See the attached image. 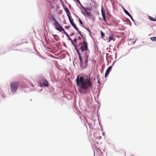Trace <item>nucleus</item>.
<instances>
[{"label": "nucleus", "instance_id": "f3484780", "mask_svg": "<svg viewBox=\"0 0 156 156\" xmlns=\"http://www.w3.org/2000/svg\"><path fill=\"white\" fill-rule=\"evenodd\" d=\"M52 20L54 21V24H55V23H56L55 22H58L56 20V19H55V18L54 17V16H53V17L52 18Z\"/></svg>", "mask_w": 156, "mask_h": 156}, {"label": "nucleus", "instance_id": "9d476101", "mask_svg": "<svg viewBox=\"0 0 156 156\" xmlns=\"http://www.w3.org/2000/svg\"><path fill=\"white\" fill-rule=\"evenodd\" d=\"M113 36L112 35H110L109 36L108 42H110L111 40H114L113 38Z\"/></svg>", "mask_w": 156, "mask_h": 156}, {"label": "nucleus", "instance_id": "dca6fc26", "mask_svg": "<svg viewBox=\"0 0 156 156\" xmlns=\"http://www.w3.org/2000/svg\"><path fill=\"white\" fill-rule=\"evenodd\" d=\"M150 39L152 41H156V37H151Z\"/></svg>", "mask_w": 156, "mask_h": 156}, {"label": "nucleus", "instance_id": "412c9836", "mask_svg": "<svg viewBox=\"0 0 156 156\" xmlns=\"http://www.w3.org/2000/svg\"><path fill=\"white\" fill-rule=\"evenodd\" d=\"M65 10L66 13L67 12H69V10L67 8H66L65 9Z\"/></svg>", "mask_w": 156, "mask_h": 156}, {"label": "nucleus", "instance_id": "423d86ee", "mask_svg": "<svg viewBox=\"0 0 156 156\" xmlns=\"http://www.w3.org/2000/svg\"><path fill=\"white\" fill-rule=\"evenodd\" d=\"M112 66H110L107 69L106 72L105 74V77H106L108 76V75L110 72L111 70L112 69Z\"/></svg>", "mask_w": 156, "mask_h": 156}, {"label": "nucleus", "instance_id": "9b49d317", "mask_svg": "<svg viewBox=\"0 0 156 156\" xmlns=\"http://www.w3.org/2000/svg\"><path fill=\"white\" fill-rule=\"evenodd\" d=\"M88 55H86L85 56V63L87 64V62H88Z\"/></svg>", "mask_w": 156, "mask_h": 156}, {"label": "nucleus", "instance_id": "6e6552de", "mask_svg": "<svg viewBox=\"0 0 156 156\" xmlns=\"http://www.w3.org/2000/svg\"><path fill=\"white\" fill-rule=\"evenodd\" d=\"M43 84L45 87H48L49 86L48 81L45 80H44Z\"/></svg>", "mask_w": 156, "mask_h": 156}, {"label": "nucleus", "instance_id": "4468645a", "mask_svg": "<svg viewBox=\"0 0 156 156\" xmlns=\"http://www.w3.org/2000/svg\"><path fill=\"white\" fill-rule=\"evenodd\" d=\"M69 19L70 21V22L72 25H73V23H74L73 22V19H72L71 17H69Z\"/></svg>", "mask_w": 156, "mask_h": 156}, {"label": "nucleus", "instance_id": "cd10ccee", "mask_svg": "<svg viewBox=\"0 0 156 156\" xmlns=\"http://www.w3.org/2000/svg\"><path fill=\"white\" fill-rule=\"evenodd\" d=\"M78 33L80 34V35L81 36H82L83 35L81 34V32L79 30V31H78Z\"/></svg>", "mask_w": 156, "mask_h": 156}, {"label": "nucleus", "instance_id": "f8f14e48", "mask_svg": "<svg viewBox=\"0 0 156 156\" xmlns=\"http://www.w3.org/2000/svg\"><path fill=\"white\" fill-rule=\"evenodd\" d=\"M72 44L75 47V44L77 43V40L76 39H74L73 40H72V41H71Z\"/></svg>", "mask_w": 156, "mask_h": 156}, {"label": "nucleus", "instance_id": "aec40b11", "mask_svg": "<svg viewBox=\"0 0 156 156\" xmlns=\"http://www.w3.org/2000/svg\"><path fill=\"white\" fill-rule=\"evenodd\" d=\"M101 37H102V38H103V37L105 36L104 34L102 31H101Z\"/></svg>", "mask_w": 156, "mask_h": 156}, {"label": "nucleus", "instance_id": "7ed1b4c3", "mask_svg": "<svg viewBox=\"0 0 156 156\" xmlns=\"http://www.w3.org/2000/svg\"><path fill=\"white\" fill-rule=\"evenodd\" d=\"M84 43L80 47V49L82 51H86L88 50V46L87 44L85 42L84 39L83 40Z\"/></svg>", "mask_w": 156, "mask_h": 156}, {"label": "nucleus", "instance_id": "0eeeda50", "mask_svg": "<svg viewBox=\"0 0 156 156\" xmlns=\"http://www.w3.org/2000/svg\"><path fill=\"white\" fill-rule=\"evenodd\" d=\"M83 10L88 16H91V13L90 12H88L90 10V9L88 8H83Z\"/></svg>", "mask_w": 156, "mask_h": 156}, {"label": "nucleus", "instance_id": "f257e3e1", "mask_svg": "<svg viewBox=\"0 0 156 156\" xmlns=\"http://www.w3.org/2000/svg\"><path fill=\"white\" fill-rule=\"evenodd\" d=\"M76 81L77 86L80 87L79 91L81 93H86L85 90L92 87L93 81L90 76L79 77V76L78 75Z\"/></svg>", "mask_w": 156, "mask_h": 156}, {"label": "nucleus", "instance_id": "1a4fd4ad", "mask_svg": "<svg viewBox=\"0 0 156 156\" xmlns=\"http://www.w3.org/2000/svg\"><path fill=\"white\" fill-rule=\"evenodd\" d=\"M148 18L151 21H156V16L155 17V18H154L153 17L151 16H148Z\"/></svg>", "mask_w": 156, "mask_h": 156}, {"label": "nucleus", "instance_id": "7c9ffc66", "mask_svg": "<svg viewBox=\"0 0 156 156\" xmlns=\"http://www.w3.org/2000/svg\"><path fill=\"white\" fill-rule=\"evenodd\" d=\"M74 34V33H72V34H70V36H72Z\"/></svg>", "mask_w": 156, "mask_h": 156}, {"label": "nucleus", "instance_id": "72a5a7b5", "mask_svg": "<svg viewBox=\"0 0 156 156\" xmlns=\"http://www.w3.org/2000/svg\"><path fill=\"white\" fill-rule=\"evenodd\" d=\"M20 45V44H19V45H17V46H19V45Z\"/></svg>", "mask_w": 156, "mask_h": 156}, {"label": "nucleus", "instance_id": "c85d7f7f", "mask_svg": "<svg viewBox=\"0 0 156 156\" xmlns=\"http://www.w3.org/2000/svg\"><path fill=\"white\" fill-rule=\"evenodd\" d=\"M66 29H68L69 28V26H66Z\"/></svg>", "mask_w": 156, "mask_h": 156}, {"label": "nucleus", "instance_id": "a211bd4d", "mask_svg": "<svg viewBox=\"0 0 156 156\" xmlns=\"http://www.w3.org/2000/svg\"><path fill=\"white\" fill-rule=\"evenodd\" d=\"M79 59L80 60V63L81 64H83V60H82V59L81 56H79Z\"/></svg>", "mask_w": 156, "mask_h": 156}, {"label": "nucleus", "instance_id": "ddd939ff", "mask_svg": "<svg viewBox=\"0 0 156 156\" xmlns=\"http://www.w3.org/2000/svg\"><path fill=\"white\" fill-rule=\"evenodd\" d=\"M124 12H125V13L127 14V15L128 16H129V17H130L132 19V17H131V15L129 13V12H128V11H127L126 10V9H124ZM133 20V19H132Z\"/></svg>", "mask_w": 156, "mask_h": 156}, {"label": "nucleus", "instance_id": "c756f323", "mask_svg": "<svg viewBox=\"0 0 156 156\" xmlns=\"http://www.w3.org/2000/svg\"><path fill=\"white\" fill-rule=\"evenodd\" d=\"M87 123H88V124H89V126H90L91 125V124H90V123H89L88 122V121H87Z\"/></svg>", "mask_w": 156, "mask_h": 156}, {"label": "nucleus", "instance_id": "f03ea898", "mask_svg": "<svg viewBox=\"0 0 156 156\" xmlns=\"http://www.w3.org/2000/svg\"><path fill=\"white\" fill-rule=\"evenodd\" d=\"M19 85V82H13L10 84V89L12 93L15 92Z\"/></svg>", "mask_w": 156, "mask_h": 156}, {"label": "nucleus", "instance_id": "4be33fe9", "mask_svg": "<svg viewBox=\"0 0 156 156\" xmlns=\"http://www.w3.org/2000/svg\"><path fill=\"white\" fill-rule=\"evenodd\" d=\"M67 13V16H68V18H69V17H71V16H70V15H71V14H70V12H67V13Z\"/></svg>", "mask_w": 156, "mask_h": 156}, {"label": "nucleus", "instance_id": "6ab92c4d", "mask_svg": "<svg viewBox=\"0 0 156 156\" xmlns=\"http://www.w3.org/2000/svg\"><path fill=\"white\" fill-rule=\"evenodd\" d=\"M62 31L66 35V36L68 37L69 36L68 34L65 31V30L64 29V30H63Z\"/></svg>", "mask_w": 156, "mask_h": 156}, {"label": "nucleus", "instance_id": "2eb2a0df", "mask_svg": "<svg viewBox=\"0 0 156 156\" xmlns=\"http://www.w3.org/2000/svg\"><path fill=\"white\" fill-rule=\"evenodd\" d=\"M72 25L77 31H79V29L76 27V26L75 23H73V25Z\"/></svg>", "mask_w": 156, "mask_h": 156}, {"label": "nucleus", "instance_id": "393cba45", "mask_svg": "<svg viewBox=\"0 0 156 156\" xmlns=\"http://www.w3.org/2000/svg\"><path fill=\"white\" fill-rule=\"evenodd\" d=\"M77 54H78V55L79 57V56H81V55H80V53H79V51H77Z\"/></svg>", "mask_w": 156, "mask_h": 156}, {"label": "nucleus", "instance_id": "a878e982", "mask_svg": "<svg viewBox=\"0 0 156 156\" xmlns=\"http://www.w3.org/2000/svg\"><path fill=\"white\" fill-rule=\"evenodd\" d=\"M52 36L53 37H55L54 39H55V38H56L55 37L57 36V35H53Z\"/></svg>", "mask_w": 156, "mask_h": 156}, {"label": "nucleus", "instance_id": "39448f33", "mask_svg": "<svg viewBox=\"0 0 156 156\" xmlns=\"http://www.w3.org/2000/svg\"><path fill=\"white\" fill-rule=\"evenodd\" d=\"M101 13L102 16L103 17V20L105 22H106V20L105 13V12L104 9L102 6V7L101 9Z\"/></svg>", "mask_w": 156, "mask_h": 156}, {"label": "nucleus", "instance_id": "2f4dec72", "mask_svg": "<svg viewBox=\"0 0 156 156\" xmlns=\"http://www.w3.org/2000/svg\"><path fill=\"white\" fill-rule=\"evenodd\" d=\"M78 38L79 39H81V37H78Z\"/></svg>", "mask_w": 156, "mask_h": 156}, {"label": "nucleus", "instance_id": "20e7f679", "mask_svg": "<svg viewBox=\"0 0 156 156\" xmlns=\"http://www.w3.org/2000/svg\"><path fill=\"white\" fill-rule=\"evenodd\" d=\"M54 26H55V29L60 32L64 30L63 28L60 25L58 22H55Z\"/></svg>", "mask_w": 156, "mask_h": 156}, {"label": "nucleus", "instance_id": "473e14b6", "mask_svg": "<svg viewBox=\"0 0 156 156\" xmlns=\"http://www.w3.org/2000/svg\"><path fill=\"white\" fill-rule=\"evenodd\" d=\"M90 1H91V2H92L93 0H90Z\"/></svg>", "mask_w": 156, "mask_h": 156}, {"label": "nucleus", "instance_id": "b1692460", "mask_svg": "<svg viewBox=\"0 0 156 156\" xmlns=\"http://www.w3.org/2000/svg\"><path fill=\"white\" fill-rule=\"evenodd\" d=\"M71 41H72V39L69 36L67 37Z\"/></svg>", "mask_w": 156, "mask_h": 156}, {"label": "nucleus", "instance_id": "5701e85b", "mask_svg": "<svg viewBox=\"0 0 156 156\" xmlns=\"http://www.w3.org/2000/svg\"><path fill=\"white\" fill-rule=\"evenodd\" d=\"M79 21L80 23V24H81L82 25H83V23L82 21L81 20H80V19H79Z\"/></svg>", "mask_w": 156, "mask_h": 156}, {"label": "nucleus", "instance_id": "f704fd0d", "mask_svg": "<svg viewBox=\"0 0 156 156\" xmlns=\"http://www.w3.org/2000/svg\"><path fill=\"white\" fill-rule=\"evenodd\" d=\"M81 44H82V43H81L80 44L81 45Z\"/></svg>", "mask_w": 156, "mask_h": 156}, {"label": "nucleus", "instance_id": "bb28decb", "mask_svg": "<svg viewBox=\"0 0 156 156\" xmlns=\"http://www.w3.org/2000/svg\"><path fill=\"white\" fill-rule=\"evenodd\" d=\"M76 1L78 3L81 4V3L79 0H76Z\"/></svg>", "mask_w": 156, "mask_h": 156}]
</instances>
